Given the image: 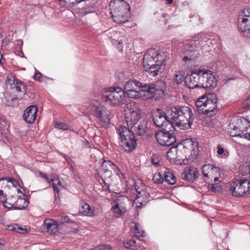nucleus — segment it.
Segmentation results:
<instances>
[{
  "label": "nucleus",
  "instance_id": "obj_36",
  "mask_svg": "<svg viewBox=\"0 0 250 250\" xmlns=\"http://www.w3.org/2000/svg\"><path fill=\"white\" fill-rule=\"evenodd\" d=\"M245 132L242 134V138L250 140V125L248 122V125L245 126Z\"/></svg>",
  "mask_w": 250,
  "mask_h": 250
},
{
  "label": "nucleus",
  "instance_id": "obj_64",
  "mask_svg": "<svg viewBox=\"0 0 250 250\" xmlns=\"http://www.w3.org/2000/svg\"><path fill=\"white\" fill-rule=\"evenodd\" d=\"M136 191H137V192L139 193V194H140V191H139V190H138V189H136Z\"/></svg>",
  "mask_w": 250,
  "mask_h": 250
},
{
  "label": "nucleus",
  "instance_id": "obj_51",
  "mask_svg": "<svg viewBox=\"0 0 250 250\" xmlns=\"http://www.w3.org/2000/svg\"><path fill=\"white\" fill-rule=\"evenodd\" d=\"M17 224H13L9 225L7 227V229L9 231H16L17 229Z\"/></svg>",
  "mask_w": 250,
  "mask_h": 250
},
{
  "label": "nucleus",
  "instance_id": "obj_18",
  "mask_svg": "<svg viewBox=\"0 0 250 250\" xmlns=\"http://www.w3.org/2000/svg\"><path fill=\"white\" fill-rule=\"evenodd\" d=\"M37 112L38 108L35 105L30 106L24 112L23 119L28 123H33L36 118Z\"/></svg>",
  "mask_w": 250,
  "mask_h": 250
},
{
  "label": "nucleus",
  "instance_id": "obj_10",
  "mask_svg": "<svg viewBox=\"0 0 250 250\" xmlns=\"http://www.w3.org/2000/svg\"><path fill=\"white\" fill-rule=\"evenodd\" d=\"M202 73V69H200L193 72L190 75L187 76L185 82L186 85L191 89L201 87V83L204 81V73Z\"/></svg>",
  "mask_w": 250,
  "mask_h": 250
},
{
  "label": "nucleus",
  "instance_id": "obj_34",
  "mask_svg": "<svg viewBox=\"0 0 250 250\" xmlns=\"http://www.w3.org/2000/svg\"><path fill=\"white\" fill-rule=\"evenodd\" d=\"M184 80V76L182 73L176 72L174 76V82L177 84L181 83Z\"/></svg>",
  "mask_w": 250,
  "mask_h": 250
},
{
  "label": "nucleus",
  "instance_id": "obj_31",
  "mask_svg": "<svg viewBox=\"0 0 250 250\" xmlns=\"http://www.w3.org/2000/svg\"><path fill=\"white\" fill-rule=\"evenodd\" d=\"M184 49L187 52H195L197 47L195 42L193 41L187 42L184 44Z\"/></svg>",
  "mask_w": 250,
  "mask_h": 250
},
{
  "label": "nucleus",
  "instance_id": "obj_59",
  "mask_svg": "<svg viewBox=\"0 0 250 250\" xmlns=\"http://www.w3.org/2000/svg\"><path fill=\"white\" fill-rule=\"evenodd\" d=\"M232 80L231 79H229L228 80H226V81H223L222 82L223 83V84H225L227 83V82L230 80Z\"/></svg>",
  "mask_w": 250,
  "mask_h": 250
},
{
  "label": "nucleus",
  "instance_id": "obj_1",
  "mask_svg": "<svg viewBox=\"0 0 250 250\" xmlns=\"http://www.w3.org/2000/svg\"><path fill=\"white\" fill-rule=\"evenodd\" d=\"M125 120L128 128L120 126L118 133L121 140V146L126 152H131L136 146L134 135H144L146 131V122L142 119L141 110L135 103L125 104L124 109Z\"/></svg>",
  "mask_w": 250,
  "mask_h": 250
},
{
  "label": "nucleus",
  "instance_id": "obj_46",
  "mask_svg": "<svg viewBox=\"0 0 250 250\" xmlns=\"http://www.w3.org/2000/svg\"><path fill=\"white\" fill-rule=\"evenodd\" d=\"M184 145H188L189 146H191L193 147L194 144H196L195 142L193 141L192 139L187 138L184 140Z\"/></svg>",
  "mask_w": 250,
  "mask_h": 250
},
{
  "label": "nucleus",
  "instance_id": "obj_58",
  "mask_svg": "<svg viewBox=\"0 0 250 250\" xmlns=\"http://www.w3.org/2000/svg\"><path fill=\"white\" fill-rule=\"evenodd\" d=\"M165 0L167 1V4H170L173 1V0Z\"/></svg>",
  "mask_w": 250,
  "mask_h": 250
},
{
  "label": "nucleus",
  "instance_id": "obj_15",
  "mask_svg": "<svg viewBox=\"0 0 250 250\" xmlns=\"http://www.w3.org/2000/svg\"><path fill=\"white\" fill-rule=\"evenodd\" d=\"M219 171V167H214L211 165H205L202 167V173L204 175L205 181L209 184L210 180L214 178V181L216 182L218 177H214Z\"/></svg>",
  "mask_w": 250,
  "mask_h": 250
},
{
  "label": "nucleus",
  "instance_id": "obj_40",
  "mask_svg": "<svg viewBox=\"0 0 250 250\" xmlns=\"http://www.w3.org/2000/svg\"><path fill=\"white\" fill-rule=\"evenodd\" d=\"M229 153L227 149L221 147L220 146V158L226 159L229 156Z\"/></svg>",
  "mask_w": 250,
  "mask_h": 250
},
{
  "label": "nucleus",
  "instance_id": "obj_24",
  "mask_svg": "<svg viewBox=\"0 0 250 250\" xmlns=\"http://www.w3.org/2000/svg\"><path fill=\"white\" fill-rule=\"evenodd\" d=\"M238 23L241 31H250V18H238Z\"/></svg>",
  "mask_w": 250,
  "mask_h": 250
},
{
  "label": "nucleus",
  "instance_id": "obj_56",
  "mask_svg": "<svg viewBox=\"0 0 250 250\" xmlns=\"http://www.w3.org/2000/svg\"><path fill=\"white\" fill-rule=\"evenodd\" d=\"M12 199H13V200L11 201H10V200L9 199H6V198H5V200H7L8 202H11H11H15V201H16L15 200H16V197H14V196H12Z\"/></svg>",
  "mask_w": 250,
  "mask_h": 250
},
{
  "label": "nucleus",
  "instance_id": "obj_41",
  "mask_svg": "<svg viewBox=\"0 0 250 250\" xmlns=\"http://www.w3.org/2000/svg\"><path fill=\"white\" fill-rule=\"evenodd\" d=\"M34 78V79H35V81H39V82H42V81H43L44 80L43 77L42 73H41L39 72H37L35 74ZM45 79L49 80V79L47 78V77H45L44 78V80Z\"/></svg>",
  "mask_w": 250,
  "mask_h": 250
},
{
  "label": "nucleus",
  "instance_id": "obj_17",
  "mask_svg": "<svg viewBox=\"0 0 250 250\" xmlns=\"http://www.w3.org/2000/svg\"><path fill=\"white\" fill-rule=\"evenodd\" d=\"M160 110H159L153 115V120L156 126L158 127H163L165 125L167 126L168 125L170 128H173V125L168 119L167 115L166 116L162 113L160 112Z\"/></svg>",
  "mask_w": 250,
  "mask_h": 250
},
{
  "label": "nucleus",
  "instance_id": "obj_11",
  "mask_svg": "<svg viewBox=\"0 0 250 250\" xmlns=\"http://www.w3.org/2000/svg\"><path fill=\"white\" fill-rule=\"evenodd\" d=\"M127 201L126 198L119 197L112 202L111 210L117 217H120L126 213Z\"/></svg>",
  "mask_w": 250,
  "mask_h": 250
},
{
  "label": "nucleus",
  "instance_id": "obj_33",
  "mask_svg": "<svg viewBox=\"0 0 250 250\" xmlns=\"http://www.w3.org/2000/svg\"><path fill=\"white\" fill-rule=\"evenodd\" d=\"M5 180L7 181L6 183L9 182V183H11L14 187H15L16 188H19L17 189L18 192H21V189H20L21 186L19 184V182L17 180H16V179H15L12 177H5Z\"/></svg>",
  "mask_w": 250,
  "mask_h": 250
},
{
  "label": "nucleus",
  "instance_id": "obj_47",
  "mask_svg": "<svg viewBox=\"0 0 250 250\" xmlns=\"http://www.w3.org/2000/svg\"><path fill=\"white\" fill-rule=\"evenodd\" d=\"M5 177L1 178L0 179V190L5 189L6 188L7 183L5 182Z\"/></svg>",
  "mask_w": 250,
  "mask_h": 250
},
{
  "label": "nucleus",
  "instance_id": "obj_5",
  "mask_svg": "<svg viewBox=\"0 0 250 250\" xmlns=\"http://www.w3.org/2000/svg\"><path fill=\"white\" fill-rule=\"evenodd\" d=\"M164 60L163 56L157 51L153 49H149L144 56V68L152 76H156L161 72Z\"/></svg>",
  "mask_w": 250,
  "mask_h": 250
},
{
  "label": "nucleus",
  "instance_id": "obj_62",
  "mask_svg": "<svg viewBox=\"0 0 250 250\" xmlns=\"http://www.w3.org/2000/svg\"><path fill=\"white\" fill-rule=\"evenodd\" d=\"M217 153L218 154H219V145L217 146Z\"/></svg>",
  "mask_w": 250,
  "mask_h": 250
},
{
  "label": "nucleus",
  "instance_id": "obj_55",
  "mask_svg": "<svg viewBox=\"0 0 250 250\" xmlns=\"http://www.w3.org/2000/svg\"><path fill=\"white\" fill-rule=\"evenodd\" d=\"M192 59H194V57H193L192 58L191 57H189L188 56H185L183 58V60L185 61H188V60H191Z\"/></svg>",
  "mask_w": 250,
  "mask_h": 250
},
{
  "label": "nucleus",
  "instance_id": "obj_42",
  "mask_svg": "<svg viewBox=\"0 0 250 250\" xmlns=\"http://www.w3.org/2000/svg\"><path fill=\"white\" fill-rule=\"evenodd\" d=\"M55 126L60 129L67 130L68 129V125L64 123H57Z\"/></svg>",
  "mask_w": 250,
  "mask_h": 250
},
{
  "label": "nucleus",
  "instance_id": "obj_53",
  "mask_svg": "<svg viewBox=\"0 0 250 250\" xmlns=\"http://www.w3.org/2000/svg\"><path fill=\"white\" fill-rule=\"evenodd\" d=\"M152 163L156 166H157L159 164V161L157 158L153 156L152 157Z\"/></svg>",
  "mask_w": 250,
  "mask_h": 250
},
{
  "label": "nucleus",
  "instance_id": "obj_32",
  "mask_svg": "<svg viewBox=\"0 0 250 250\" xmlns=\"http://www.w3.org/2000/svg\"><path fill=\"white\" fill-rule=\"evenodd\" d=\"M192 175V172L190 171V167H187L184 169L182 173V178L188 182H193V180Z\"/></svg>",
  "mask_w": 250,
  "mask_h": 250
},
{
  "label": "nucleus",
  "instance_id": "obj_49",
  "mask_svg": "<svg viewBox=\"0 0 250 250\" xmlns=\"http://www.w3.org/2000/svg\"><path fill=\"white\" fill-rule=\"evenodd\" d=\"M83 8H85V12H86L87 14H89V13H93L95 11V8L93 6L87 5Z\"/></svg>",
  "mask_w": 250,
  "mask_h": 250
},
{
  "label": "nucleus",
  "instance_id": "obj_54",
  "mask_svg": "<svg viewBox=\"0 0 250 250\" xmlns=\"http://www.w3.org/2000/svg\"><path fill=\"white\" fill-rule=\"evenodd\" d=\"M209 188L211 191L215 192L217 190V188H216L217 187H215V186L213 184H211V185L210 186V187Z\"/></svg>",
  "mask_w": 250,
  "mask_h": 250
},
{
  "label": "nucleus",
  "instance_id": "obj_30",
  "mask_svg": "<svg viewBox=\"0 0 250 250\" xmlns=\"http://www.w3.org/2000/svg\"><path fill=\"white\" fill-rule=\"evenodd\" d=\"M165 179L166 182L170 185H174L176 182V177L169 170L165 171Z\"/></svg>",
  "mask_w": 250,
  "mask_h": 250
},
{
  "label": "nucleus",
  "instance_id": "obj_16",
  "mask_svg": "<svg viewBox=\"0 0 250 250\" xmlns=\"http://www.w3.org/2000/svg\"><path fill=\"white\" fill-rule=\"evenodd\" d=\"M7 84L11 85V88L15 89L18 92H21L22 95H25L26 93L27 87L24 82L15 79L14 77H11L8 78L6 81Z\"/></svg>",
  "mask_w": 250,
  "mask_h": 250
},
{
  "label": "nucleus",
  "instance_id": "obj_20",
  "mask_svg": "<svg viewBox=\"0 0 250 250\" xmlns=\"http://www.w3.org/2000/svg\"><path fill=\"white\" fill-rule=\"evenodd\" d=\"M102 169L104 173H107L108 177L112 176V172L119 175L120 170L118 167L110 161L104 160L102 165Z\"/></svg>",
  "mask_w": 250,
  "mask_h": 250
},
{
  "label": "nucleus",
  "instance_id": "obj_25",
  "mask_svg": "<svg viewBox=\"0 0 250 250\" xmlns=\"http://www.w3.org/2000/svg\"><path fill=\"white\" fill-rule=\"evenodd\" d=\"M80 212L84 215L89 216H94L97 214L94 208H91L87 203H85L82 206L80 209Z\"/></svg>",
  "mask_w": 250,
  "mask_h": 250
},
{
  "label": "nucleus",
  "instance_id": "obj_4",
  "mask_svg": "<svg viewBox=\"0 0 250 250\" xmlns=\"http://www.w3.org/2000/svg\"><path fill=\"white\" fill-rule=\"evenodd\" d=\"M218 97L216 94L208 93L202 96L195 102V106L199 114L212 117L218 113Z\"/></svg>",
  "mask_w": 250,
  "mask_h": 250
},
{
  "label": "nucleus",
  "instance_id": "obj_27",
  "mask_svg": "<svg viewBox=\"0 0 250 250\" xmlns=\"http://www.w3.org/2000/svg\"><path fill=\"white\" fill-rule=\"evenodd\" d=\"M82 0H59L62 7L71 8L79 3Z\"/></svg>",
  "mask_w": 250,
  "mask_h": 250
},
{
  "label": "nucleus",
  "instance_id": "obj_37",
  "mask_svg": "<svg viewBox=\"0 0 250 250\" xmlns=\"http://www.w3.org/2000/svg\"><path fill=\"white\" fill-rule=\"evenodd\" d=\"M59 221L62 223H66L70 222L69 218L64 213H62L59 216Z\"/></svg>",
  "mask_w": 250,
  "mask_h": 250
},
{
  "label": "nucleus",
  "instance_id": "obj_3",
  "mask_svg": "<svg viewBox=\"0 0 250 250\" xmlns=\"http://www.w3.org/2000/svg\"><path fill=\"white\" fill-rule=\"evenodd\" d=\"M167 117L172 125L183 130L190 128L194 119L192 110L187 106L171 107L167 111Z\"/></svg>",
  "mask_w": 250,
  "mask_h": 250
},
{
  "label": "nucleus",
  "instance_id": "obj_21",
  "mask_svg": "<svg viewBox=\"0 0 250 250\" xmlns=\"http://www.w3.org/2000/svg\"><path fill=\"white\" fill-rule=\"evenodd\" d=\"M50 181L52 183L53 188L54 192L55 193V198L59 197L60 190L63 188L62 182L57 175L51 174L50 175Z\"/></svg>",
  "mask_w": 250,
  "mask_h": 250
},
{
  "label": "nucleus",
  "instance_id": "obj_14",
  "mask_svg": "<svg viewBox=\"0 0 250 250\" xmlns=\"http://www.w3.org/2000/svg\"><path fill=\"white\" fill-rule=\"evenodd\" d=\"M203 76H204V81H202L201 87L204 88H210L215 87L217 85V81L215 78L210 70H208L205 69H202Z\"/></svg>",
  "mask_w": 250,
  "mask_h": 250
},
{
  "label": "nucleus",
  "instance_id": "obj_44",
  "mask_svg": "<svg viewBox=\"0 0 250 250\" xmlns=\"http://www.w3.org/2000/svg\"><path fill=\"white\" fill-rule=\"evenodd\" d=\"M85 12V8H84L83 7L82 8L77 9L75 10L76 14H77L78 16L80 17H83L86 15L87 14Z\"/></svg>",
  "mask_w": 250,
  "mask_h": 250
},
{
  "label": "nucleus",
  "instance_id": "obj_60",
  "mask_svg": "<svg viewBox=\"0 0 250 250\" xmlns=\"http://www.w3.org/2000/svg\"><path fill=\"white\" fill-rule=\"evenodd\" d=\"M2 59V56L1 53L0 52V63L1 62Z\"/></svg>",
  "mask_w": 250,
  "mask_h": 250
},
{
  "label": "nucleus",
  "instance_id": "obj_23",
  "mask_svg": "<svg viewBox=\"0 0 250 250\" xmlns=\"http://www.w3.org/2000/svg\"><path fill=\"white\" fill-rule=\"evenodd\" d=\"M44 224L47 232L50 234H56L59 232L58 226L54 223L53 220H45L44 221Z\"/></svg>",
  "mask_w": 250,
  "mask_h": 250
},
{
  "label": "nucleus",
  "instance_id": "obj_57",
  "mask_svg": "<svg viewBox=\"0 0 250 250\" xmlns=\"http://www.w3.org/2000/svg\"><path fill=\"white\" fill-rule=\"evenodd\" d=\"M243 36L247 37H250V32H243Z\"/></svg>",
  "mask_w": 250,
  "mask_h": 250
},
{
  "label": "nucleus",
  "instance_id": "obj_28",
  "mask_svg": "<svg viewBox=\"0 0 250 250\" xmlns=\"http://www.w3.org/2000/svg\"><path fill=\"white\" fill-rule=\"evenodd\" d=\"M124 246L128 249L136 250L138 249L140 246L137 243L135 240L132 238L127 239L124 242Z\"/></svg>",
  "mask_w": 250,
  "mask_h": 250
},
{
  "label": "nucleus",
  "instance_id": "obj_48",
  "mask_svg": "<svg viewBox=\"0 0 250 250\" xmlns=\"http://www.w3.org/2000/svg\"><path fill=\"white\" fill-rule=\"evenodd\" d=\"M39 175L42 178H44L49 183H51L50 181V177L49 178V177L46 173H44L42 172H40Z\"/></svg>",
  "mask_w": 250,
  "mask_h": 250
},
{
  "label": "nucleus",
  "instance_id": "obj_39",
  "mask_svg": "<svg viewBox=\"0 0 250 250\" xmlns=\"http://www.w3.org/2000/svg\"><path fill=\"white\" fill-rule=\"evenodd\" d=\"M90 250H112V248L109 245H99Z\"/></svg>",
  "mask_w": 250,
  "mask_h": 250
},
{
  "label": "nucleus",
  "instance_id": "obj_43",
  "mask_svg": "<svg viewBox=\"0 0 250 250\" xmlns=\"http://www.w3.org/2000/svg\"><path fill=\"white\" fill-rule=\"evenodd\" d=\"M16 232L21 234H24L28 232V229L25 227H22L17 225Z\"/></svg>",
  "mask_w": 250,
  "mask_h": 250
},
{
  "label": "nucleus",
  "instance_id": "obj_63",
  "mask_svg": "<svg viewBox=\"0 0 250 250\" xmlns=\"http://www.w3.org/2000/svg\"><path fill=\"white\" fill-rule=\"evenodd\" d=\"M162 16H163V18H165L166 16V14H163Z\"/></svg>",
  "mask_w": 250,
  "mask_h": 250
},
{
  "label": "nucleus",
  "instance_id": "obj_12",
  "mask_svg": "<svg viewBox=\"0 0 250 250\" xmlns=\"http://www.w3.org/2000/svg\"><path fill=\"white\" fill-rule=\"evenodd\" d=\"M94 112L95 116L102 125L108 123L112 117L111 111L103 105L96 106Z\"/></svg>",
  "mask_w": 250,
  "mask_h": 250
},
{
  "label": "nucleus",
  "instance_id": "obj_9",
  "mask_svg": "<svg viewBox=\"0 0 250 250\" xmlns=\"http://www.w3.org/2000/svg\"><path fill=\"white\" fill-rule=\"evenodd\" d=\"M170 128V127L167 130V128H163L162 130L155 133L157 141L160 145L170 146L176 142L175 136L172 132L174 130V127L172 130Z\"/></svg>",
  "mask_w": 250,
  "mask_h": 250
},
{
  "label": "nucleus",
  "instance_id": "obj_52",
  "mask_svg": "<svg viewBox=\"0 0 250 250\" xmlns=\"http://www.w3.org/2000/svg\"><path fill=\"white\" fill-rule=\"evenodd\" d=\"M173 150H175V151H176V148H173V147H171L170 148L168 151H167V157H169L170 158H172V155H171V153L173 152Z\"/></svg>",
  "mask_w": 250,
  "mask_h": 250
},
{
  "label": "nucleus",
  "instance_id": "obj_50",
  "mask_svg": "<svg viewBox=\"0 0 250 250\" xmlns=\"http://www.w3.org/2000/svg\"><path fill=\"white\" fill-rule=\"evenodd\" d=\"M0 201L3 202L4 204H6L5 201H7L5 200V196L3 194V191L2 189L0 190Z\"/></svg>",
  "mask_w": 250,
  "mask_h": 250
},
{
  "label": "nucleus",
  "instance_id": "obj_61",
  "mask_svg": "<svg viewBox=\"0 0 250 250\" xmlns=\"http://www.w3.org/2000/svg\"><path fill=\"white\" fill-rule=\"evenodd\" d=\"M3 246L0 243V250H2Z\"/></svg>",
  "mask_w": 250,
  "mask_h": 250
},
{
  "label": "nucleus",
  "instance_id": "obj_2",
  "mask_svg": "<svg viewBox=\"0 0 250 250\" xmlns=\"http://www.w3.org/2000/svg\"><path fill=\"white\" fill-rule=\"evenodd\" d=\"M124 94L133 99L143 98L149 99L153 98L156 93L163 91L157 88L154 84H144L136 80H130L125 83Z\"/></svg>",
  "mask_w": 250,
  "mask_h": 250
},
{
  "label": "nucleus",
  "instance_id": "obj_35",
  "mask_svg": "<svg viewBox=\"0 0 250 250\" xmlns=\"http://www.w3.org/2000/svg\"><path fill=\"white\" fill-rule=\"evenodd\" d=\"M238 18H250V7L245 8L239 14Z\"/></svg>",
  "mask_w": 250,
  "mask_h": 250
},
{
  "label": "nucleus",
  "instance_id": "obj_13",
  "mask_svg": "<svg viewBox=\"0 0 250 250\" xmlns=\"http://www.w3.org/2000/svg\"><path fill=\"white\" fill-rule=\"evenodd\" d=\"M237 125L233 123L229 124V131L231 136H240L242 138V134L245 132V126L248 125V122L245 119H237Z\"/></svg>",
  "mask_w": 250,
  "mask_h": 250
},
{
  "label": "nucleus",
  "instance_id": "obj_6",
  "mask_svg": "<svg viewBox=\"0 0 250 250\" xmlns=\"http://www.w3.org/2000/svg\"><path fill=\"white\" fill-rule=\"evenodd\" d=\"M110 13L114 22L125 23L128 21L129 14L128 4L123 0H112L109 4Z\"/></svg>",
  "mask_w": 250,
  "mask_h": 250
},
{
  "label": "nucleus",
  "instance_id": "obj_7",
  "mask_svg": "<svg viewBox=\"0 0 250 250\" xmlns=\"http://www.w3.org/2000/svg\"><path fill=\"white\" fill-rule=\"evenodd\" d=\"M232 196L244 197L250 194V181L246 179H239L233 181L230 186Z\"/></svg>",
  "mask_w": 250,
  "mask_h": 250
},
{
  "label": "nucleus",
  "instance_id": "obj_19",
  "mask_svg": "<svg viewBox=\"0 0 250 250\" xmlns=\"http://www.w3.org/2000/svg\"><path fill=\"white\" fill-rule=\"evenodd\" d=\"M4 207L6 208H14L17 209H22L26 208L29 204L28 201L24 198H19L15 202H9L5 201Z\"/></svg>",
  "mask_w": 250,
  "mask_h": 250
},
{
  "label": "nucleus",
  "instance_id": "obj_8",
  "mask_svg": "<svg viewBox=\"0 0 250 250\" xmlns=\"http://www.w3.org/2000/svg\"><path fill=\"white\" fill-rule=\"evenodd\" d=\"M124 92L119 87L117 88H110V90H104L102 96V101L107 105L117 106L120 105L123 100V95Z\"/></svg>",
  "mask_w": 250,
  "mask_h": 250
},
{
  "label": "nucleus",
  "instance_id": "obj_45",
  "mask_svg": "<svg viewBox=\"0 0 250 250\" xmlns=\"http://www.w3.org/2000/svg\"><path fill=\"white\" fill-rule=\"evenodd\" d=\"M190 170L191 172H192V176L193 178V180L194 181L198 177L199 172L197 170V168L194 167H190Z\"/></svg>",
  "mask_w": 250,
  "mask_h": 250
},
{
  "label": "nucleus",
  "instance_id": "obj_26",
  "mask_svg": "<svg viewBox=\"0 0 250 250\" xmlns=\"http://www.w3.org/2000/svg\"><path fill=\"white\" fill-rule=\"evenodd\" d=\"M97 102L96 100H93L90 101L89 103H87L81 109V111L86 115H89L96 107L95 103Z\"/></svg>",
  "mask_w": 250,
  "mask_h": 250
},
{
  "label": "nucleus",
  "instance_id": "obj_38",
  "mask_svg": "<svg viewBox=\"0 0 250 250\" xmlns=\"http://www.w3.org/2000/svg\"><path fill=\"white\" fill-rule=\"evenodd\" d=\"M153 180L155 183L160 184L163 181V178L159 173H156L154 174Z\"/></svg>",
  "mask_w": 250,
  "mask_h": 250
},
{
  "label": "nucleus",
  "instance_id": "obj_22",
  "mask_svg": "<svg viewBox=\"0 0 250 250\" xmlns=\"http://www.w3.org/2000/svg\"><path fill=\"white\" fill-rule=\"evenodd\" d=\"M114 34L111 37V40L113 44L117 46V49L119 51L122 52L123 50V42L125 40L122 36L121 35V32H113Z\"/></svg>",
  "mask_w": 250,
  "mask_h": 250
},
{
  "label": "nucleus",
  "instance_id": "obj_29",
  "mask_svg": "<svg viewBox=\"0 0 250 250\" xmlns=\"http://www.w3.org/2000/svg\"><path fill=\"white\" fill-rule=\"evenodd\" d=\"M132 233L137 237H144L145 235V232L142 230L141 227L138 224H135L134 228L132 227Z\"/></svg>",
  "mask_w": 250,
  "mask_h": 250
}]
</instances>
